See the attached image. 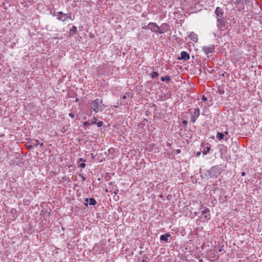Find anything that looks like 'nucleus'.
Returning <instances> with one entry per match:
<instances>
[{"mask_svg": "<svg viewBox=\"0 0 262 262\" xmlns=\"http://www.w3.org/2000/svg\"><path fill=\"white\" fill-rule=\"evenodd\" d=\"M91 108L95 113L102 112L104 109L103 100L99 98L95 99L91 103Z\"/></svg>", "mask_w": 262, "mask_h": 262, "instance_id": "nucleus-1", "label": "nucleus"}, {"mask_svg": "<svg viewBox=\"0 0 262 262\" xmlns=\"http://www.w3.org/2000/svg\"><path fill=\"white\" fill-rule=\"evenodd\" d=\"M208 173L210 178L215 179L220 174L221 170L217 166H213L208 170Z\"/></svg>", "mask_w": 262, "mask_h": 262, "instance_id": "nucleus-2", "label": "nucleus"}, {"mask_svg": "<svg viewBox=\"0 0 262 262\" xmlns=\"http://www.w3.org/2000/svg\"><path fill=\"white\" fill-rule=\"evenodd\" d=\"M189 112L191 115V122L194 123L200 115V110L198 107L195 108H191L189 110Z\"/></svg>", "mask_w": 262, "mask_h": 262, "instance_id": "nucleus-3", "label": "nucleus"}, {"mask_svg": "<svg viewBox=\"0 0 262 262\" xmlns=\"http://www.w3.org/2000/svg\"><path fill=\"white\" fill-rule=\"evenodd\" d=\"M150 30L151 32L163 34V32L161 31L160 27L156 23L150 22Z\"/></svg>", "mask_w": 262, "mask_h": 262, "instance_id": "nucleus-4", "label": "nucleus"}, {"mask_svg": "<svg viewBox=\"0 0 262 262\" xmlns=\"http://www.w3.org/2000/svg\"><path fill=\"white\" fill-rule=\"evenodd\" d=\"M217 26L219 29L224 30L226 29L228 25L224 19L221 18H217Z\"/></svg>", "mask_w": 262, "mask_h": 262, "instance_id": "nucleus-5", "label": "nucleus"}, {"mask_svg": "<svg viewBox=\"0 0 262 262\" xmlns=\"http://www.w3.org/2000/svg\"><path fill=\"white\" fill-rule=\"evenodd\" d=\"M215 47L213 45L203 47V51L204 52L206 55H208L209 53H213Z\"/></svg>", "mask_w": 262, "mask_h": 262, "instance_id": "nucleus-6", "label": "nucleus"}, {"mask_svg": "<svg viewBox=\"0 0 262 262\" xmlns=\"http://www.w3.org/2000/svg\"><path fill=\"white\" fill-rule=\"evenodd\" d=\"M53 16H56L57 19L59 20L62 21H66V13H63L62 11L57 12L56 13H55Z\"/></svg>", "mask_w": 262, "mask_h": 262, "instance_id": "nucleus-7", "label": "nucleus"}, {"mask_svg": "<svg viewBox=\"0 0 262 262\" xmlns=\"http://www.w3.org/2000/svg\"><path fill=\"white\" fill-rule=\"evenodd\" d=\"M190 58L189 54L186 51H182L181 52L180 56L179 57L178 59L180 60H183L187 61Z\"/></svg>", "mask_w": 262, "mask_h": 262, "instance_id": "nucleus-8", "label": "nucleus"}, {"mask_svg": "<svg viewBox=\"0 0 262 262\" xmlns=\"http://www.w3.org/2000/svg\"><path fill=\"white\" fill-rule=\"evenodd\" d=\"M215 13L217 18H221L223 17L224 12L221 8L217 7L215 9Z\"/></svg>", "mask_w": 262, "mask_h": 262, "instance_id": "nucleus-9", "label": "nucleus"}, {"mask_svg": "<svg viewBox=\"0 0 262 262\" xmlns=\"http://www.w3.org/2000/svg\"><path fill=\"white\" fill-rule=\"evenodd\" d=\"M170 236V234L169 233H167L165 234H162L160 236V239L161 241L164 242L165 243H168V238Z\"/></svg>", "mask_w": 262, "mask_h": 262, "instance_id": "nucleus-10", "label": "nucleus"}, {"mask_svg": "<svg viewBox=\"0 0 262 262\" xmlns=\"http://www.w3.org/2000/svg\"><path fill=\"white\" fill-rule=\"evenodd\" d=\"M189 38L193 41L196 42L198 40V35L194 33L193 32H190L189 35Z\"/></svg>", "mask_w": 262, "mask_h": 262, "instance_id": "nucleus-11", "label": "nucleus"}, {"mask_svg": "<svg viewBox=\"0 0 262 262\" xmlns=\"http://www.w3.org/2000/svg\"><path fill=\"white\" fill-rule=\"evenodd\" d=\"M160 27L161 31H162L163 34L168 30L169 26L167 24L163 23Z\"/></svg>", "mask_w": 262, "mask_h": 262, "instance_id": "nucleus-12", "label": "nucleus"}, {"mask_svg": "<svg viewBox=\"0 0 262 262\" xmlns=\"http://www.w3.org/2000/svg\"><path fill=\"white\" fill-rule=\"evenodd\" d=\"M210 212V210L208 208L205 207V209H204L202 211V214L204 215H205V217L206 218V219H209V215L208 214L209 213V212Z\"/></svg>", "mask_w": 262, "mask_h": 262, "instance_id": "nucleus-13", "label": "nucleus"}, {"mask_svg": "<svg viewBox=\"0 0 262 262\" xmlns=\"http://www.w3.org/2000/svg\"><path fill=\"white\" fill-rule=\"evenodd\" d=\"M224 136V134L223 133L218 132L216 135V138L218 139L219 140H222V139H223Z\"/></svg>", "mask_w": 262, "mask_h": 262, "instance_id": "nucleus-14", "label": "nucleus"}, {"mask_svg": "<svg viewBox=\"0 0 262 262\" xmlns=\"http://www.w3.org/2000/svg\"><path fill=\"white\" fill-rule=\"evenodd\" d=\"M97 203L96 201L93 198L89 199V204L90 205L95 206Z\"/></svg>", "mask_w": 262, "mask_h": 262, "instance_id": "nucleus-15", "label": "nucleus"}, {"mask_svg": "<svg viewBox=\"0 0 262 262\" xmlns=\"http://www.w3.org/2000/svg\"><path fill=\"white\" fill-rule=\"evenodd\" d=\"M161 80L163 82L166 81L167 82H169L170 80V78L169 76H166L165 77H162L161 78Z\"/></svg>", "mask_w": 262, "mask_h": 262, "instance_id": "nucleus-16", "label": "nucleus"}, {"mask_svg": "<svg viewBox=\"0 0 262 262\" xmlns=\"http://www.w3.org/2000/svg\"><path fill=\"white\" fill-rule=\"evenodd\" d=\"M77 32V29L76 26H73L72 29H70V32L71 33H73L74 34H76Z\"/></svg>", "mask_w": 262, "mask_h": 262, "instance_id": "nucleus-17", "label": "nucleus"}, {"mask_svg": "<svg viewBox=\"0 0 262 262\" xmlns=\"http://www.w3.org/2000/svg\"><path fill=\"white\" fill-rule=\"evenodd\" d=\"M150 75L151 76V78L154 79L155 77H157L159 74L158 72L154 71L151 74H150Z\"/></svg>", "mask_w": 262, "mask_h": 262, "instance_id": "nucleus-18", "label": "nucleus"}, {"mask_svg": "<svg viewBox=\"0 0 262 262\" xmlns=\"http://www.w3.org/2000/svg\"><path fill=\"white\" fill-rule=\"evenodd\" d=\"M65 18H66V20L67 19H70L71 20H73V19L72 18V14L71 13H66Z\"/></svg>", "mask_w": 262, "mask_h": 262, "instance_id": "nucleus-19", "label": "nucleus"}, {"mask_svg": "<svg viewBox=\"0 0 262 262\" xmlns=\"http://www.w3.org/2000/svg\"><path fill=\"white\" fill-rule=\"evenodd\" d=\"M210 150V147H205L203 151V154L204 155H207Z\"/></svg>", "mask_w": 262, "mask_h": 262, "instance_id": "nucleus-20", "label": "nucleus"}, {"mask_svg": "<svg viewBox=\"0 0 262 262\" xmlns=\"http://www.w3.org/2000/svg\"><path fill=\"white\" fill-rule=\"evenodd\" d=\"M39 144H40V143L39 142V141L38 140H35V143H33L34 146H37ZM41 146L43 145V143H42L40 144Z\"/></svg>", "mask_w": 262, "mask_h": 262, "instance_id": "nucleus-21", "label": "nucleus"}, {"mask_svg": "<svg viewBox=\"0 0 262 262\" xmlns=\"http://www.w3.org/2000/svg\"><path fill=\"white\" fill-rule=\"evenodd\" d=\"M148 258V255L146 254H144L143 256V259L142 260V262H148L146 261V259Z\"/></svg>", "mask_w": 262, "mask_h": 262, "instance_id": "nucleus-22", "label": "nucleus"}, {"mask_svg": "<svg viewBox=\"0 0 262 262\" xmlns=\"http://www.w3.org/2000/svg\"><path fill=\"white\" fill-rule=\"evenodd\" d=\"M150 23L148 24L147 26H145L142 27V29L144 30H150Z\"/></svg>", "mask_w": 262, "mask_h": 262, "instance_id": "nucleus-23", "label": "nucleus"}, {"mask_svg": "<svg viewBox=\"0 0 262 262\" xmlns=\"http://www.w3.org/2000/svg\"><path fill=\"white\" fill-rule=\"evenodd\" d=\"M97 124V125L98 127H101L103 124V122L101 121H98V122L96 123Z\"/></svg>", "mask_w": 262, "mask_h": 262, "instance_id": "nucleus-24", "label": "nucleus"}, {"mask_svg": "<svg viewBox=\"0 0 262 262\" xmlns=\"http://www.w3.org/2000/svg\"><path fill=\"white\" fill-rule=\"evenodd\" d=\"M97 120V118H96L95 117H94L92 119V120L91 124H95V123H96Z\"/></svg>", "mask_w": 262, "mask_h": 262, "instance_id": "nucleus-25", "label": "nucleus"}, {"mask_svg": "<svg viewBox=\"0 0 262 262\" xmlns=\"http://www.w3.org/2000/svg\"><path fill=\"white\" fill-rule=\"evenodd\" d=\"M85 203H84V205L86 206H88V203L89 202V198H86L84 200Z\"/></svg>", "mask_w": 262, "mask_h": 262, "instance_id": "nucleus-26", "label": "nucleus"}, {"mask_svg": "<svg viewBox=\"0 0 262 262\" xmlns=\"http://www.w3.org/2000/svg\"><path fill=\"white\" fill-rule=\"evenodd\" d=\"M79 167H80L82 168H84L85 167V164L84 163V162L79 164Z\"/></svg>", "mask_w": 262, "mask_h": 262, "instance_id": "nucleus-27", "label": "nucleus"}, {"mask_svg": "<svg viewBox=\"0 0 262 262\" xmlns=\"http://www.w3.org/2000/svg\"><path fill=\"white\" fill-rule=\"evenodd\" d=\"M83 125H84V126H89V125H90V123H89V121H85V122H84V123H83Z\"/></svg>", "mask_w": 262, "mask_h": 262, "instance_id": "nucleus-28", "label": "nucleus"}, {"mask_svg": "<svg viewBox=\"0 0 262 262\" xmlns=\"http://www.w3.org/2000/svg\"><path fill=\"white\" fill-rule=\"evenodd\" d=\"M69 116L72 118H74L75 117V115L73 113H69Z\"/></svg>", "mask_w": 262, "mask_h": 262, "instance_id": "nucleus-29", "label": "nucleus"}, {"mask_svg": "<svg viewBox=\"0 0 262 262\" xmlns=\"http://www.w3.org/2000/svg\"><path fill=\"white\" fill-rule=\"evenodd\" d=\"M85 162V160H84L82 158H79V160H78V163H79V162Z\"/></svg>", "mask_w": 262, "mask_h": 262, "instance_id": "nucleus-30", "label": "nucleus"}, {"mask_svg": "<svg viewBox=\"0 0 262 262\" xmlns=\"http://www.w3.org/2000/svg\"><path fill=\"white\" fill-rule=\"evenodd\" d=\"M202 100H203L204 101H207V98L205 96H203Z\"/></svg>", "mask_w": 262, "mask_h": 262, "instance_id": "nucleus-31", "label": "nucleus"}, {"mask_svg": "<svg viewBox=\"0 0 262 262\" xmlns=\"http://www.w3.org/2000/svg\"><path fill=\"white\" fill-rule=\"evenodd\" d=\"M201 155V152L200 151H198L196 154V157H199Z\"/></svg>", "mask_w": 262, "mask_h": 262, "instance_id": "nucleus-32", "label": "nucleus"}, {"mask_svg": "<svg viewBox=\"0 0 262 262\" xmlns=\"http://www.w3.org/2000/svg\"><path fill=\"white\" fill-rule=\"evenodd\" d=\"M183 123L184 124V125H186L187 124V121H186V120H183Z\"/></svg>", "mask_w": 262, "mask_h": 262, "instance_id": "nucleus-33", "label": "nucleus"}, {"mask_svg": "<svg viewBox=\"0 0 262 262\" xmlns=\"http://www.w3.org/2000/svg\"><path fill=\"white\" fill-rule=\"evenodd\" d=\"M171 196L170 195H168L167 196V199L168 200H170L171 199Z\"/></svg>", "mask_w": 262, "mask_h": 262, "instance_id": "nucleus-34", "label": "nucleus"}, {"mask_svg": "<svg viewBox=\"0 0 262 262\" xmlns=\"http://www.w3.org/2000/svg\"><path fill=\"white\" fill-rule=\"evenodd\" d=\"M241 174H242V176H245V174H246V173H245V172H242V173H241Z\"/></svg>", "mask_w": 262, "mask_h": 262, "instance_id": "nucleus-35", "label": "nucleus"}, {"mask_svg": "<svg viewBox=\"0 0 262 262\" xmlns=\"http://www.w3.org/2000/svg\"><path fill=\"white\" fill-rule=\"evenodd\" d=\"M126 95H127L123 96L122 97V98H123V99H126V97H127V96H126Z\"/></svg>", "mask_w": 262, "mask_h": 262, "instance_id": "nucleus-36", "label": "nucleus"}, {"mask_svg": "<svg viewBox=\"0 0 262 262\" xmlns=\"http://www.w3.org/2000/svg\"><path fill=\"white\" fill-rule=\"evenodd\" d=\"M28 147L30 148H33V145H30L28 146Z\"/></svg>", "mask_w": 262, "mask_h": 262, "instance_id": "nucleus-37", "label": "nucleus"}, {"mask_svg": "<svg viewBox=\"0 0 262 262\" xmlns=\"http://www.w3.org/2000/svg\"><path fill=\"white\" fill-rule=\"evenodd\" d=\"M180 152H181V150H180V149H177V153H178V154H179V153H180Z\"/></svg>", "mask_w": 262, "mask_h": 262, "instance_id": "nucleus-38", "label": "nucleus"}, {"mask_svg": "<svg viewBox=\"0 0 262 262\" xmlns=\"http://www.w3.org/2000/svg\"><path fill=\"white\" fill-rule=\"evenodd\" d=\"M82 179L83 181H85V177H84L82 176Z\"/></svg>", "mask_w": 262, "mask_h": 262, "instance_id": "nucleus-39", "label": "nucleus"}, {"mask_svg": "<svg viewBox=\"0 0 262 262\" xmlns=\"http://www.w3.org/2000/svg\"><path fill=\"white\" fill-rule=\"evenodd\" d=\"M228 134V132L227 131H226L225 132V134L227 135Z\"/></svg>", "mask_w": 262, "mask_h": 262, "instance_id": "nucleus-40", "label": "nucleus"}, {"mask_svg": "<svg viewBox=\"0 0 262 262\" xmlns=\"http://www.w3.org/2000/svg\"><path fill=\"white\" fill-rule=\"evenodd\" d=\"M222 251H223V250H222V249H219V251H220V252H222Z\"/></svg>", "mask_w": 262, "mask_h": 262, "instance_id": "nucleus-41", "label": "nucleus"}]
</instances>
